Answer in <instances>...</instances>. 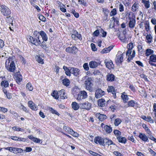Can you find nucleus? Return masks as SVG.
<instances>
[{"label": "nucleus", "instance_id": "nucleus-1", "mask_svg": "<svg viewBox=\"0 0 156 156\" xmlns=\"http://www.w3.org/2000/svg\"><path fill=\"white\" fill-rule=\"evenodd\" d=\"M5 64L6 68L8 71L11 72L15 71L16 67L13 58L9 57L5 61Z\"/></svg>", "mask_w": 156, "mask_h": 156}, {"label": "nucleus", "instance_id": "nucleus-2", "mask_svg": "<svg viewBox=\"0 0 156 156\" xmlns=\"http://www.w3.org/2000/svg\"><path fill=\"white\" fill-rule=\"evenodd\" d=\"M93 81L92 78L89 77L85 81L84 84L86 89L90 92H91L92 91L93 83L92 82Z\"/></svg>", "mask_w": 156, "mask_h": 156}, {"label": "nucleus", "instance_id": "nucleus-3", "mask_svg": "<svg viewBox=\"0 0 156 156\" xmlns=\"http://www.w3.org/2000/svg\"><path fill=\"white\" fill-rule=\"evenodd\" d=\"M29 38V41L32 44L36 46H38L41 44V41L39 39V36H37L34 38L30 36L28 37V38Z\"/></svg>", "mask_w": 156, "mask_h": 156}, {"label": "nucleus", "instance_id": "nucleus-4", "mask_svg": "<svg viewBox=\"0 0 156 156\" xmlns=\"http://www.w3.org/2000/svg\"><path fill=\"white\" fill-rule=\"evenodd\" d=\"M0 11L5 16H8L11 13L10 9L5 5L1 6Z\"/></svg>", "mask_w": 156, "mask_h": 156}, {"label": "nucleus", "instance_id": "nucleus-5", "mask_svg": "<svg viewBox=\"0 0 156 156\" xmlns=\"http://www.w3.org/2000/svg\"><path fill=\"white\" fill-rule=\"evenodd\" d=\"M87 92L85 90H83L77 94L76 99L77 100L85 99L87 98Z\"/></svg>", "mask_w": 156, "mask_h": 156}, {"label": "nucleus", "instance_id": "nucleus-6", "mask_svg": "<svg viewBox=\"0 0 156 156\" xmlns=\"http://www.w3.org/2000/svg\"><path fill=\"white\" fill-rule=\"evenodd\" d=\"M122 52L121 51H119L118 54L120 55H117L115 58V61L117 65H119L123 61V54H121Z\"/></svg>", "mask_w": 156, "mask_h": 156}, {"label": "nucleus", "instance_id": "nucleus-7", "mask_svg": "<svg viewBox=\"0 0 156 156\" xmlns=\"http://www.w3.org/2000/svg\"><path fill=\"white\" fill-rule=\"evenodd\" d=\"M80 108L81 109L89 110L91 108V104L90 103L87 101L84 103L80 104Z\"/></svg>", "mask_w": 156, "mask_h": 156}, {"label": "nucleus", "instance_id": "nucleus-8", "mask_svg": "<svg viewBox=\"0 0 156 156\" xmlns=\"http://www.w3.org/2000/svg\"><path fill=\"white\" fill-rule=\"evenodd\" d=\"M95 97L97 98H101L105 94V92L101 89H98L95 90Z\"/></svg>", "mask_w": 156, "mask_h": 156}, {"label": "nucleus", "instance_id": "nucleus-9", "mask_svg": "<svg viewBox=\"0 0 156 156\" xmlns=\"http://www.w3.org/2000/svg\"><path fill=\"white\" fill-rule=\"evenodd\" d=\"M77 51V48L75 46H73L72 47H69L66 48V51L69 53H72L73 54H75Z\"/></svg>", "mask_w": 156, "mask_h": 156}, {"label": "nucleus", "instance_id": "nucleus-10", "mask_svg": "<svg viewBox=\"0 0 156 156\" xmlns=\"http://www.w3.org/2000/svg\"><path fill=\"white\" fill-rule=\"evenodd\" d=\"M104 62L107 68L109 69L113 68L114 65L111 60L106 59L105 60Z\"/></svg>", "mask_w": 156, "mask_h": 156}, {"label": "nucleus", "instance_id": "nucleus-11", "mask_svg": "<svg viewBox=\"0 0 156 156\" xmlns=\"http://www.w3.org/2000/svg\"><path fill=\"white\" fill-rule=\"evenodd\" d=\"M103 138L99 136L96 137L94 139V142L97 144H99L100 145H103Z\"/></svg>", "mask_w": 156, "mask_h": 156}, {"label": "nucleus", "instance_id": "nucleus-12", "mask_svg": "<svg viewBox=\"0 0 156 156\" xmlns=\"http://www.w3.org/2000/svg\"><path fill=\"white\" fill-rule=\"evenodd\" d=\"M130 20L129 23V26L131 29H133L135 26L136 20L134 18L131 19L130 17L129 18Z\"/></svg>", "mask_w": 156, "mask_h": 156}, {"label": "nucleus", "instance_id": "nucleus-13", "mask_svg": "<svg viewBox=\"0 0 156 156\" xmlns=\"http://www.w3.org/2000/svg\"><path fill=\"white\" fill-rule=\"evenodd\" d=\"M107 91L108 92H111L113 94V97L114 98H116V93L115 90L113 87L111 86H108L107 89Z\"/></svg>", "mask_w": 156, "mask_h": 156}, {"label": "nucleus", "instance_id": "nucleus-14", "mask_svg": "<svg viewBox=\"0 0 156 156\" xmlns=\"http://www.w3.org/2000/svg\"><path fill=\"white\" fill-rule=\"evenodd\" d=\"M70 70L71 73L75 76H77L79 74L80 70L78 68L72 67L70 68Z\"/></svg>", "mask_w": 156, "mask_h": 156}, {"label": "nucleus", "instance_id": "nucleus-15", "mask_svg": "<svg viewBox=\"0 0 156 156\" xmlns=\"http://www.w3.org/2000/svg\"><path fill=\"white\" fill-rule=\"evenodd\" d=\"M16 80V82L19 84L22 80V77L20 73L19 72H17L16 73L15 75Z\"/></svg>", "mask_w": 156, "mask_h": 156}, {"label": "nucleus", "instance_id": "nucleus-16", "mask_svg": "<svg viewBox=\"0 0 156 156\" xmlns=\"http://www.w3.org/2000/svg\"><path fill=\"white\" fill-rule=\"evenodd\" d=\"M115 76L112 74L108 73L106 76V80L109 82H113L115 80Z\"/></svg>", "mask_w": 156, "mask_h": 156}, {"label": "nucleus", "instance_id": "nucleus-17", "mask_svg": "<svg viewBox=\"0 0 156 156\" xmlns=\"http://www.w3.org/2000/svg\"><path fill=\"white\" fill-rule=\"evenodd\" d=\"M96 116L98 118L100 121H103L106 118V116L104 114H101L100 113H97L96 114Z\"/></svg>", "mask_w": 156, "mask_h": 156}, {"label": "nucleus", "instance_id": "nucleus-18", "mask_svg": "<svg viewBox=\"0 0 156 156\" xmlns=\"http://www.w3.org/2000/svg\"><path fill=\"white\" fill-rule=\"evenodd\" d=\"M39 35L41 36L42 40L45 41L48 40V37L46 34L43 31H41L39 32Z\"/></svg>", "mask_w": 156, "mask_h": 156}, {"label": "nucleus", "instance_id": "nucleus-19", "mask_svg": "<svg viewBox=\"0 0 156 156\" xmlns=\"http://www.w3.org/2000/svg\"><path fill=\"white\" fill-rule=\"evenodd\" d=\"M58 94L59 96H60L61 98L64 99L66 98H67V97L66 95V94L65 92V90L62 89L60 90L58 92Z\"/></svg>", "mask_w": 156, "mask_h": 156}, {"label": "nucleus", "instance_id": "nucleus-20", "mask_svg": "<svg viewBox=\"0 0 156 156\" xmlns=\"http://www.w3.org/2000/svg\"><path fill=\"white\" fill-rule=\"evenodd\" d=\"M139 137L141 140L144 142H146L148 140L147 137L144 134L140 133Z\"/></svg>", "mask_w": 156, "mask_h": 156}, {"label": "nucleus", "instance_id": "nucleus-21", "mask_svg": "<svg viewBox=\"0 0 156 156\" xmlns=\"http://www.w3.org/2000/svg\"><path fill=\"white\" fill-rule=\"evenodd\" d=\"M98 65V63L95 61H91L89 63V66L91 68H95L97 67Z\"/></svg>", "mask_w": 156, "mask_h": 156}, {"label": "nucleus", "instance_id": "nucleus-22", "mask_svg": "<svg viewBox=\"0 0 156 156\" xmlns=\"http://www.w3.org/2000/svg\"><path fill=\"white\" fill-rule=\"evenodd\" d=\"M11 139L14 140L20 141L23 142L26 141V139L24 138L17 137L16 136H11Z\"/></svg>", "mask_w": 156, "mask_h": 156}, {"label": "nucleus", "instance_id": "nucleus-23", "mask_svg": "<svg viewBox=\"0 0 156 156\" xmlns=\"http://www.w3.org/2000/svg\"><path fill=\"white\" fill-rule=\"evenodd\" d=\"M72 107L74 110H77L78 109L80 105L76 102H73L72 105Z\"/></svg>", "mask_w": 156, "mask_h": 156}, {"label": "nucleus", "instance_id": "nucleus-24", "mask_svg": "<svg viewBox=\"0 0 156 156\" xmlns=\"http://www.w3.org/2000/svg\"><path fill=\"white\" fill-rule=\"evenodd\" d=\"M105 130L107 133H111L112 131V128L110 126L107 125H105L104 127Z\"/></svg>", "mask_w": 156, "mask_h": 156}, {"label": "nucleus", "instance_id": "nucleus-25", "mask_svg": "<svg viewBox=\"0 0 156 156\" xmlns=\"http://www.w3.org/2000/svg\"><path fill=\"white\" fill-rule=\"evenodd\" d=\"M117 139L119 142L125 144L126 141V138L124 137H122L121 136L117 137Z\"/></svg>", "mask_w": 156, "mask_h": 156}, {"label": "nucleus", "instance_id": "nucleus-26", "mask_svg": "<svg viewBox=\"0 0 156 156\" xmlns=\"http://www.w3.org/2000/svg\"><path fill=\"white\" fill-rule=\"evenodd\" d=\"M98 103L99 106L103 107L105 105V101L104 99H100L98 100Z\"/></svg>", "mask_w": 156, "mask_h": 156}, {"label": "nucleus", "instance_id": "nucleus-27", "mask_svg": "<svg viewBox=\"0 0 156 156\" xmlns=\"http://www.w3.org/2000/svg\"><path fill=\"white\" fill-rule=\"evenodd\" d=\"M125 92H123L121 95V98L122 99L123 101L124 102H126L129 100V98L128 96L126 94H125Z\"/></svg>", "mask_w": 156, "mask_h": 156}, {"label": "nucleus", "instance_id": "nucleus-28", "mask_svg": "<svg viewBox=\"0 0 156 156\" xmlns=\"http://www.w3.org/2000/svg\"><path fill=\"white\" fill-rule=\"evenodd\" d=\"M63 69L65 71L66 74L68 76H70L71 71L70 69L69 70L66 66H64L63 67Z\"/></svg>", "mask_w": 156, "mask_h": 156}, {"label": "nucleus", "instance_id": "nucleus-29", "mask_svg": "<svg viewBox=\"0 0 156 156\" xmlns=\"http://www.w3.org/2000/svg\"><path fill=\"white\" fill-rule=\"evenodd\" d=\"M141 2L144 4V6L146 9H148L150 7V2L149 0H142Z\"/></svg>", "mask_w": 156, "mask_h": 156}, {"label": "nucleus", "instance_id": "nucleus-30", "mask_svg": "<svg viewBox=\"0 0 156 156\" xmlns=\"http://www.w3.org/2000/svg\"><path fill=\"white\" fill-rule=\"evenodd\" d=\"M62 82L63 84L66 87L68 86L70 84L69 80L67 78L64 79L62 80Z\"/></svg>", "mask_w": 156, "mask_h": 156}, {"label": "nucleus", "instance_id": "nucleus-31", "mask_svg": "<svg viewBox=\"0 0 156 156\" xmlns=\"http://www.w3.org/2000/svg\"><path fill=\"white\" fill-rule=\"evenodd\" d=\"M51 95L55 99H58L59 95L58 94V92L57 91L54 90L51 94Z\"/></svg>", "mask_w": 156, "mask_h": 156}, {"label": "nucleus", "instance_id": "nucleus-32", "mask_svg": "<svg viewBox=\"0 0 156 156\" xmlns=\"http://www.w3.org/2000/svg\"><path fill=\"white\" fill-rule=\"evenodd\" d=\"M23 151V150L21 148L14 147L13 153L15 154L21 153Z\"/></svg>", "mask_w": 156, "mask_h": 156}, {"label": "nucleus", "instance_id": "nucleus-33", "mask_svg": "<svg viewBox=\"0 0 156 156\" xmlns=\"http://www.w3.org/2000/svg\"><path fill=\"white\" fill-rule=\"evenodd\" d=\"M119 39L122 42H125L127 41V38L124 34L121 35L119 36Z\"/></svg>", "mask_w": 156, "mask_h": 156}, {"label": "nucleus", "instance_id": "nucleus-34", "mask_svg": "<svg viewBox=\"0 0 156 156\" xmlns=\"http://www.w3.org/2000/svg\"><path fill=\"white\" fill-rule=\"evenodd\" d=\"M73 33L75 34V37L76 38H77L80 40H82V37L80 34L79 33L76 31H74L73 32Z\"/></svg>", "mask_w": 156, "mask_h": 156}, {"label": "nucleus", "instance_id": "nucleus-35", "mask_svg": "<svg viewBox=\"0 0 156 156\" xmlns=\"http://www.w3.org/2000/svg\"><path fill=\"white\" fill-rule=\"evenodd\" d=\"M154 53V51L151 49H148L146 50L145 55L148 56Z\"/></svg>", "mask_w": 156, "mask_h": 156}, {"label": "nucleus", "instance_id": "nucleus-36", "mask_svg": "<svg viewBox=\"0 0 156 156\" xmlns=\"http://www.w3.org/2000/svg\"><path fill=\"white\" fill-rule=\"evenodd\" d=\"M6 20L7 23H9V24H11L12 25H13V23H12V17H11V16L10 15L8 16H7Z\"/></svg>", "mask_w": 156, "mask_h": 156}, {"label": "nucleus", "instance_id": "nucleus-37", "mask_svg": "<svg viewBox=\"0 0 156 156\" xmlns=\"http://www.w3.org/2000/svg\"><path fill=\"white\" fill-rule=\"evenodd\" d=\"M149 61H151L154 62H156V55L154 54L151 55L150 57V60Z\"/></svg>", "mask_w": 156, "mask_h": 156}, {"label": "nucleus", "instance_id": "nucleus-38", "mask_svg": "<svg viewBox=\"0 0 156 156\" xmlns=\"http://www.w3.org/2000/svg\"><path fill=\"white\" fill-rule=\"evenodd\" d=\"M139 6L137 4L134 3L132 7V10L133 12H135L138 8Z\"/></svg>", "mask_w": 156, "mask_h": 156}, {"label": "nucleus", "instance_id": "nucleus-39", "mask_svg": "<svg viewBox=\"0 0 156 156\" xmlns=\"http://www.w3.org/2000/svg\"><path fill=\"white\" fill-rule=\"evenodd\" d=\"M136 103V102H135L133 100H130L128 102V106L133 107L135 105Z\"/></svg>", "mask_w": 156, "mask_h": 156}, {"label": "nucleus", "instance_id": "nucleus-40", "mask_svg": "<svg viewBox=\"0 0 156 156\" xmlns=\"http://www.w3.org/2000/svg\"><path fill=\"white\" fill-rule=\"evenodd\" d=\"M146 38L147 40V42L150 43H151L152 39V37L150 34H148L146 36Z\"/></svg>", "mask_w": 156, "mask_h": 156}, {"label": "nucleus", "instance_id": "nucleus-41", "mask_svg": "<svg viewBox=\"0 0 156 156\" xmlns=\"http://www.w3.org/2000/svg\"><path fill=\"white\" fill-rule=\"evenodd\" d=\"M64 129L66 132H67L68 133L70 134V132H71L72 129H71L69 126H63Z\"/></svg>", "mask_w": 156, "mask_h": 156}, {"label": "nucleus", "instance_id": "nucleus-42", "mask_svg": "<svg viewBox=\"0 0 156 156\" xmlns=\"http://www.w3.org/2000/svg\"><path fill=\"white\" fill-rule=\"evenodd\" d=\"M49 111H50L52 114H55L59 116V114L55 110L53 109L52 108L49 107L48 108Z\"/></svg>", "mask_w": 156, "mask_h": 156}, {"label": "nucleus", "instance_id": "nucleus-43", "mask_svg": "<svg viewBox=\"0 0 156 156\" xmlns=\"http://www.w3.org/2000/svg\"><path fill=\"white\" fill-rule=\"evenodd\" d=\"M1 85L2 86H3L5 87H7L9 85V83L6 80H4L1 83Z\"/></svg>", "mask_w": 156, "mask_h": 156}, {"label": "nucleus", "instance_id": "nucleus-44", "mask_svg": "<svg viewBox=\"0 0 156 156\" xmlns=\"http://www.w3.org/2000/svg\"><path fill=\"white\" fill-rule=\"evenodd\" d=\"M80 92V90L79 89L76 88V87L74 88L73 91V94L74 97H75L76 95H77V94L78 93Z\"/></svg>", "mask_w": 156, "mask_h": 156}, {"label": "nucleus", "instance_id": "nucleus-45", "mask_svg": "<svg viewBox=\"0 0 156 156\" xmlns=\"http://www.w3.org/2000/svg\"><path fill=\"white\" fill-rule=\"evenodd\" d=\"M121 120L119 118L115 119L114 122V124L115 126H118L121 122Z\"/></svg>", "mask_w": 156, "mask_h": 156}, {"label": "nucleus", "instance_id": "nucleus-46", "mask_svg": "<svg viewBox=\"0 0 156 156\" xmlns=\"http://www.w3.org/2000/svg\"><path fill=\"white\" fill-rule=\"evenodd\" d=\"M143 127L145 129L146 131V132L148 134H150L151 133V131L150 129L147 126L146 124H143L142 125Z\"/></svg>", "mask_w": 156, "mask_h": 156}, {"label": "nucleus", "instance_id": "nucleus-47", "mask_svg": "<svg viewBox=\"0 0 156 156\" xmlns=\"http://www.w3.org/2000/svg\"><path fill=\"white\" fill-rule=\"evenodd\" d=\"M117 14V11L116 9H113L112 10L110 13L111 16H115Z\"/></svg>", "mask_w": 156, "mask_h": 156}, {"label": "nucleus", "instance_id": "nucleus-48", "mask_svg": "<svg viewBox=\"0 0 156 156\" xmlns=\"http://www.w3.org/2000/svg\"><path fill=\"white\" fill-rule=\"evenodd\" d=\"M26 88L30 91H32L33 90V87L32 86L31 83H28L27 84Z\"/></svg>", "mask_w": 156, "mask_h": 156}, {"label": "nucleus", "instance_id": "nucleus-49", "mask_svg": "<svg viewBox=\"0 0 156 156\" xmlns=\"http://www.w3.org/2000/svg\"><path fill=\"white\" fill-rule=\"evenodd\" d=\"M146 121L149 122L151 123H153L154 122V120L152 119L151 116H149L147 117Z\"/></svg>", "mask_w": 156, "mask_h": 156}, {"label": "nucleus", "instance_id": "nucleus-50", "mask_svg": "<svg viewBox=\"0 0 156 156\" xmlns=\"http://www.w3.org/2000/svg\"><path fill=\"white\" fill-rule=\"evenodd\" d=\"M114 133L115 136L117 137L120 136V135L121 134V132L119 130L115 129L114 130Z\"/></svg>", "mask_w": 156, "mask_h": 156}, {"label": "nucleus", "instance_id": "nucleus-51", "mask_svg": "<svg viewBox=\"0 0 156 156\" xmlns=\"http://www.w3.org/2000/svg\"><path fill=\"white\" fill-rule=\"evenodd\" d=\"M89 153L90 154L94 156H102L100 154L94 152L92 151H89Z\"/></svg>", "mask_w": 156, "mask_h": 156}, {"label": "nucleus", "instance_id": "nucleus-52", "mask_svg": "<svg viewBox=\"0 0 156 156\" xmlns=\"http://www.w3.org/2000/svg\"><path fill=\"white\" fill-rule=\"evenodd\" d=\"M20 109H22L26 113H28L29 112L28 110L27 109V108L22 105H21L20 106Z\"/></svg>", "mask_w": 156, "mask_h": 156}, {"label": "nucleus", "instance_id": "nucleus-53", "mask_svg": "<svg viewBox=\"0 0 156 156\" xmlns=\"http://www.w3.org/2000/svg\"><path fill=\"white\" fill-rule=\"evenodd\" d=\"M12 129L15 131H23V129L19 128L17 127L16 126H14L12 127Z\"/></svg>", "mask_w": 156, "mask_h": 156}, {"label": "nucleus", "instance_id": "nucleus-54", "mask_svg": "<svg viewBox=\"0 0 156 156\" xmlns=\"http://www.w3.org/2000/svg\"><path fill=\"white\" fill-rule=\"evenodd\" d=\"M36 58L37 59V61L38 62L41 63V64L43 63V59H42L41 58L40 56H37V57H36Z\"/></svg>", "mask_w": 156, "mask_h": 156}, {"label": "nucleus", "instance_id": "nucleus-55", "mask_svg": "<svg viewBox=\"0 0 156 156\" xmlns=\"http://www.w3.org/2000/svg\"><path fill=\"white\" fill-rule=\"evenodd\" d=\"M70 132V134L73 135V136L78 137L79 136L78 134L77 133L73 131V129L72 130L71 132Z\"/></svg>", "mask_w": 156, "mask_h": 156}, {"label": "nucleus", "instance_id": "nucleus-56", "mask_svg": "<svg viewBox=\"0 0 156 156\" xmlns=\"http://www.w3.org/2000/svg\"><path fill=\"white\" fill-rule=\"evenodd\" d=\"M83 67L84 69L87 71L89 69V67L88 63H85L83 66Z\"/></svg>", "mask_w": 156, "mask_h": 156}, {"label": "nucleus", "instance_id": "nucleus-57", "mask_svg": "<svg viewBox=\"0 0 156 156\" xmlns=\"http://www.w3.org/2000/svg\"><path fill=\"white\" fill-rule=\"evenodd\" d=\"M101 32L102 33V36L103 37H105L107 35V32L106 31H105L104 30L101 29Z\"/></svg>", "mask_w": 156, "mask_h": 156}, {"label": "nucleus", "instance_id": "nucleus-58", "mask_svg": "<svg viewBox=\"0 0 156 156\" xmlns=\"http://www.w3.org/2000/svg\"><path fill=\"white\" fill-rule=\"evenodd\" d=\"M145 29L147 31H148L149 30V24L148 22H146L145 23Z\"/></svg>", "mask_w": 156, "mask_h": 156}, {"label": "nucleus", "instance_id": "nucleus-59", "mask_svg": "<svg viewBox=\"0 0 156 156\" xmlns=\"http://www.w3.org/2000/svg\"><path fill=\"white\" fill-rule=\"evenodd\" d=\"M7 109L5 108L0 107V111L4 113L7 112Z\"/></svg>", "mask_w": 156, "mask_h": 156}, {"label": "nucleus", "instance_id": "nucleus-60", "mask_svg": "<svg viewBox=\"0 0 156 156\" xmlns=\"http://www.w3.org/2000/svg\"><path fill=\"white\" fill-rule=\"evenodd\" d=\"M91 46L92 49L93 51H96L97 50V48H96L95 45L93 43L91 44Z\"/></svg>", "mask_w": 156, "mask_h": 156}, {"label": "nucleus", "instance_id": "nucleus-61", "mask_svg": "<svg viewBox=\"0 0 156 156\" xmlns=\"http://www.w3.org/2000/svg\"><path fill=\"white\" fill-rule=\"evenodd\" d=\"M119 11L120 12H122L124 11V7L122 5L120 4L119 6Z\"/></svg>", "mask_w": 156, "mask_h": 156}, {"label": "nucleus", "instance_id": "nucleus-62", "mask_svg": "<svg viewBox=\"0 0 156 156\" xmlns=\"http://www.w3.org/2000/svg\"><path fill=\"white\" fill-rule=\"evenodd\" d=\"M113 154L117 156H123L122 154L118 151H114Z\"/></svg>", "mask_w": 156, "mask_h": 156}, {"label": "nucleus", "instance_id": "nucleus-63", "mask_svg": "<svg viewBox=\"0 0 156 156\" xmlns=\"http://www.w3.org/2000/svg\"><path fill=\"white\" fill-rule=\"evenodd\" d=\"M93 34L95 36L97 37L99 34V31L98 30H96L94 32Z\"/></svg>", "mask_w": 156, "mask_h": 156}, {"label": "nucleus", "instance_id": "nucleus-64", "mask_svg": "<svg viewBox=\"0 0 156 156\" xmlns=\"http://www.w3.org/2000/svg\"><path fill=\"white\" fill-rule=\"evenodd\" d=\"M109 52L107 48H104L102 51H101V53L102 54L106 53Z\"/></svg>", "mask_w": 156, "mask_h": 156}]
</instances>
